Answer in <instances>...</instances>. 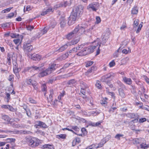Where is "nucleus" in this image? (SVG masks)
Segmentation results:
<instances>
[{"label": "nucleus", "instance_id": "nucleus-1", "mask_svg": "<svg viewBox=\"0 0 149 149\" xmlns=\"http://www.w3.org/2000/svg\"><path fill=\"white\" fill-rule=\"evenodd\" d=\"M24 141L32 147L37 146L39 144L37 143V139L35 138L30 136H26L24 139Z\"/></svg>", "mask_w": 149, "mask_h": 149}, {"label": "nucleus", "instance_id": "nucleus-2", "mask_svg": "<svg viewBox=\"0 0 149 149\" xmlns=\"http://www.w3.org/2000/svg\"><path fill=\"white\" fill-rule=\"evenodd\" d=\"M93 52V48L92 46H89L84 47L79 52L77 55L80 56H85Z\"/></svg>", "mask_w": 149, "mask_h": 149}, {"label": "nucleus", "instance_id": "nucleus-3", "mask_svg": "<svg viewBox=\"0 0 149 149\" xmlns=\"http://www.w3.org/2000/svg\"><path fill=\"white\" fill-rule=\"evenodd\" d=\"M77 17V16L76 13L72 12L68 18V24L69 25H71L74 24Z\"/></svg>", "mask_w": 149, "mask_h": 149}, {"label": "nucleus", "instance_id": "nucleus-4", "mask_svg": "<svg viewBox=\"0 0 149 149\" xmlns=\"http://www.w3.org/2000/svg\"><path fill=\"white\" fill-rule=\"evenodd\" d=\"M80 32V29H79L78 26L72 31L68 33L66 37V38L68 40L71 39L72 38L75 36L78 31Z\"/></svg>", "mask_w": 149, "mask_h": 149}, {"label": "nucleus", "instance_id": "nucleus-5", "mask_svg": "<svg viewBox=\"0 0 149 149\" xmlns=\"http://www.w3.org/2000/svg\"><path fill=\"white\" fill-rule=\"evenodd\" d=\"M99 6V4L97 2L89 4L87 7L88 9H91L93 11H96Z\"/></svg>", "mask_w": 149, "mask_h": 149}, {"label": "nucleus", "instance_id": "nucleus-6", "mask_svg": "<svg viewBox=\"0 0 149 149\" xmlns=\"http://www.w3.org/2000/svg\"><path fill=\"white\" fill-rule=\"evenodd\" d=\"M84 6L82 5H79L76 7L75 10H74L72 12L76 13L77 16L80 15L83 12Z\"/></svg>", "mask_w": 149, "mask_h": 149}, {"label": "nucleus", "instance_id": "nucleus-7", "mask_svg": "<svg viewBox=\"0 0 149 149\" xmlns=\"http://www.w3.org/2000/svg\"><path fill=\"white\" fill-rule=\"evenodd\" d=\"M115 74L113 73H110L102 77L101 80L102 81H106L109 79H112L114 77Z\"/></svg>", "mask_w": 149, "mask_h": 149}, {"label": "nucleus", "instance_id": "nucleus-8", "mask_svg": "<svg viewBox=\"0 0 149 149\" xmlns=\"http://www.w3.org/2000/svg\"><path fill=\"white\" fill-rule=\"evenodd\" d=\"M27 84L29 85L31 84L33 87L34 89L37 90H38V87L37 86V84L35 81L30 79H27L26 81Z\"/></svg>", "mask_w": 149, "mask_h": 149}, {"label": "nucleus", "instance_id": "nucleus-9", "mask_svg": "<svg viewBox=\"0 0 149 149\" xmlns=\"http://www.w3.org/2000/svg\"><path fill=\"white\" fill-rule=\"evenodd\" d=\"M110 34V32L109 31H107L103 33L102 35V40L104 42L103 44H104L105 43L106 41L109 38Z\"/></svg>", "mask_w": 149, "mask_h": 149}, {"label": "nucleus", "instance_id": "nucleus-10", "mask_svg": "<svg viewBox=\"0 0 149 149\" xmlns=\"http://www.w3.org/2000/svg\"><path fill=\"white\" fill-rule=\"evenodd\" d=\"M2 108L8 109L12 112H15L16 110L12 106L9 105H3L1 106Z\"/></svg>", "mask_w": 149, "mask_h": 149}, {"label": "nucleus", "instance_id": "nucleus-11", "mask_svg": "<svg viewBox=\"0 0 149 149\" xmlns=\"http://www.w3.org/2000/svg\"><path fill=\"white\" fill-rule=\"evenodd\" d=\"M18 37L16 39H14L13 41L16 45L21 43L23 39V36L21 35H18Z\"/></svg>", "mask_w": 149, "mask_h": 149}, {"label": "nucleus", "instance_id": "nucleus-12", "mask_svg": "<svg viewBox=\"0 0 149 149\" xmlns=\"http://www.w3.org/2000/svg\"><path fill=\"white\" fill-rule=\"evenodd\" d=\"M78 28H79V29H80V31L81 33H82V32H84L85 34H87V33L88 32H90L93 29V28H90L87 30H85L84 28L82 27L81 26H79L78 25Z\"/></svg>", "mask_w": 149, "mask_h": 149}, {"label": "nucleus", "instance_id": "nucleus-13", "mask_svg": "<svg viewBox=\"0 0 149 149\" xmlns=\"http://www.w3.org/2000/svg\"><path fill=\"white\" fill-rule=\"evenodd\" d=\"M123 81L125 84L129 85H130L132 84V81L130 78H127L125 76L122 77Z\"/></svg>", "mask_w": 149, "mask_h": 149}, {"label": "nucleus", "instance_id": "nucleus-14", "mask_svg": "<svg viewBox=\"0 0 149 149\" xmlns=\"http://www.w3.org/2000/svg\"><path fill=\"white\" fill-rule=\"evenodd\" d=\"M42 58L41 56L38 54H34L31 55V59L33 60L39 61Z\"/></svg>", "mask_w": 149, "mask_h": 149}, {"label": "nucleus", "instance_id": "nucleus-15", "mask_svg": "<svg viewBox=\"0 0 149 149\" xmlns=\"http://www.w3.org/2000/svg\"><path fill=\"white\" fill-rule=\"evenodd\" d=\"M36 125L39 126L43 128H47L48 126L44 122L40 121H38L36 122Z\"/></svg>", "mask_w": 149, "mask_h": 149}, {"label": "nucleus", "instance_id": "nucleus-16", "mask_svg": "<svg viewBox=\"0 0 149 149\" xmlns=\"http://www.w3.org/2000/svg\"><path fill=\"white\" fill-rule=\"evenodd\" d=\"M69 56L68 53H66L60 56L57 59V60L59 61H61L65 59Z\"/></svg>", "mask_w": 149, "mask_h": 149}, {"label": "nucleus", "instance_id": "nucleus-17", "mask_svg": "<svg viewBox=\"0 0 149 149\" xmlns=\"http://www.w3.org/2000/svg\"><path fill=\"white\" fill-rule=\"evenodd\" d=\"M31 70L30 72H33L35 71L36 72L40 71V68H41V66H37L33 65L30 67Z\"/></svg>", "mask_w": 149, "mask_h": 149}, {"label": "nucleus", "instance_id": "nucleus-18", "mask_svg": "<svg viewBox=\"0 0 149 149\" xmlns=\"http://www.w3.org/2000/svg\"><path fill=\"white\" fill-rule=\"evenodd\" d=\"M13 72L15 74L17 79H19L20 78V75L19 74V72L20 71V69L18 67L13 68Z\"/></svg>", "mask_w": 149, "mask_h": 149}, {"label": "nucleus", "instance_id": "nucleus-19", "mask_svg": "<svg viewBox=\"0 0 149 149\" xmlns=\"http://www.w3.org/2000/svg\"><path fill=\"white\" fill-rule=\"evenodd\" d=\"M24 48L25 51L26 52H30L33 49V47L32 46L28 45L26 44L24 45Z\"/></svg>", "mask_w": 149, "mask_h": 149}, {"label": "nucleus", "instance_id": "nucleus-20", "mask_svg": "<svg viewBox=\"0 0 149 149\" xmlns=\"http://www.w3.org/2000/svg\"><path fill=\"white\" fill-rule=\"evenodd\" d=\"M56 65L55 64H53L50 65L48 68L47 69V71H48V73H51L56 69Z\"/></svg>", "mask_w": 149, "mask_h": 149}, {"label": "nucleus", "instance_id": "nucleus-21", "mask_svg": "<svg viewBox=\"0 0 149 149\" xmlns=\"http://www.w3.org/2000/svg\"><path fill=\"white\" fill-rule=\"evenodd\" d=\"M79 38L73 39L72 41L67 43V45H68L69 46L74 45L77 44L79 41Z\"/></svg>", "mask_w": 149, "mask_h": 149}, {"label": "nucleus", "instance_id": "nucleus-22", "mask_svg": "<svg viewBox=\"0 0 149 149\" xmlns=\"http://www.w3.org/2000/svg\"><path fill=\"white\" fill-rule=\"evenodd\" d=\"M96 68L94 66H92L85 72V75L88 76L90 73L94 72L96 70Z\"/></svg>", "mask_w": 149, "mask_h": 149}, {"label": "nucleus", "instance_id": "nucleus-23", "mask_svg": "<svg viewBox=\"0 0 149 149\" xmlns=\"http://www.w3.org/2000/svg\"><path fill=\"white\" fill-rule=\"evenodd\" d=\"M53 9L51 7H50L46 10H44L41 13V15H45L51 12H53Z\"/></svg>", "mask_w": 149, "mask_h": 149}, {"label": "nucleus", "instance_id": "nucleus-24", "mask_svg": "<svg viewBox=\"0 0 149 149\" xmlns=\"http://www.w3.org/2000/svg\"><path fill=\"white\" fill-rule=\"evenodd\" d=\"M124 88H120L118 89L119 95L122 98H125V94L124 91Z\"/></svg>", "mask_w": 149, "mask_h": 149}, {"label": "nucleus", "instance_id": "nucleus-25", "mask_svg": "<svg viewBox=\"0 0 149 149\" xmlns=\"http://www.w3.org/2000/svg\"><path fill=\"white\" fill-rule=\"evenodd\" d=\"M68 46H69L67 45V43L58 49H57L56 50V51H59V52H62L65 50L67 48Z\"/></svg>", "mask_w": 149, "mask_h": 149}, {"label": "nucleus", "instance_id": "nucleus-26", "mask_svg": "<svg viewBox=\"0 0 149 149\" xmlns=\"http://www.w3.org/2000/svg\"><path fill=\"white\" fill-rule=\"evenodd\" d=\"M142 141H145V140L143 138H139L135 139L134 140V143L136 144L142 143Z\"/></svg>", "mask_w": 149, "mask_h": 149}, {"label": "nucleus", "instance_id": "nucleus-27", "mask_svg": "<svg viewBox=\"0 0 149 149\" xmlns=\"http://www.w3.org/2000/svg\"><path fill=\"white\" fill-rule=\"evenodd\" d=\"M126 116L129 118H135L137 117V115L134 113H128L127 114Z\"/></svg>", "mask_w": 149, "mask_h": 149}, {"label": "nucleus", "instance_id": "nucleus-28", "mask_svg": "<svg viewBox=\"0 0 149 149\" xmlns=\"http://www.w3.org/2000/svg\"><path fill=\"white\" fill-rule=\"evenodd\" d=\"M49 74H50V73H48V71H47L46 69V70L41 72L39 74V76L40 77H42Z\"/></svg>", "mask_w": 149, "mask_h": 149}, {"label": "nucleus", "instance_id": "nucleus-29", "mask_svg": "<svg viewBox=\"0 0 149 149\" xmlns=\"http://www.w3.org/2000/svg\"><path fill=\"white\" fill-rule=\"evenodd\" d=\"M142 143L140 144L141 148H143L144 149H146L149 147V145L146 144V141H142Z\"/></svg>", "mask_w": 149, "mask_h": 149}, {"label": "nucleus", "instance_id": "nucleus-30", "mask_svg": "<svg viewBox=\"0 0 149 149\" xmlns=\"http://www.w3.org/2000/svg\"><path fill=\"white\" fill-rule=\"evenodd\" d=\"M12 126L14 127L17 128H23L24 127V126L22 125H20V124H15V123H13L11 124Z\"/></svg>", "mask_w": 149, "mask_h": 149}, {"label": "nucleus", "instance_id": "nucleus-31", "mask_svg": "<svg viewBox=\"0 0 149 149\" xmlns=\"http://www.w3.org/2000/svg\"><path fill=\"white\" fill-rule=\"evenodd\" d=\"M43 148H48L49 149H54V147L53 145L49 144H45L42 146Z\"/></svg>", "mask_w": 149, "mask_h": 149}, {"label": "nucleus", "instance_id": "nucleus-32", "mask_svg": "<svg viewBox=\"0 0 149 149\" xmlns=\"http://www.w3.org/2000/svg\"><path fill=\"white\" fill-rule=\"evenodd\" d=\"M138 12V8L137 7H135L132 9L131 11V13L132 14H136Z\"/></svg>", "mask_w": 149, "mask_h": 149}, {"label": "nucleus", "instance_id": "nucleus-33", "mask_svg": "<svg viewBox=\"0 0 149 149\" xmlns=\"http://www.w3.org/2000/svg\"><path fill=\"white\" fill-rule=\"evenodd\" d=\"M71 3L72 2H70V3H68V2L67 1H66L61 3V4L62 7H65L67 6H70Z\"/></svg>", "mask_w": 149, "mask_h": 149}, {"label": "nucleus", "instance_id": "nucleus-34", "mask_svg": "<svg viewBox=\"0 0 149 149\" xmlns=\"http://www.w3.org/2000/svg\"><path fill=\"white\" fill-rule=\"evenodd\" d=\"M139 21L138 19H136L134 20L133 24L134 29H135L137 27L139 24Z\"/></svg>", "mask_w": 149, "mask_h": 149}, {"label": "nucleus", "instance_id": "nucleus-35", "mask_svg": "<svg viewBox=\"0 0 149 149\" xmlns=\"http://www.w3.org/2000/svg\"><path fill=\"white\" fill-rule=\"evenodd\" d=\"M76 83V81L74 79H72L69 81L68 82V84L70 85H74Z\"/></svg>", "mask_w": 149, "mask_h": 149}, {"label": "nucleus", "instance_id": "nucleus-36", "mask_svg": "<svg viewBox=\"0 0 149 149\" xmlns=\"http://www.w3.org/2000/svg\"><path fill=\"white\" fill-rule=\"evenodd\" d=\"M89 113L90 115H92L93 116H96L99 114V112L97 111V110H96L95 111H91Z\"/></svg>", "mask_w": 149, "mask_h": 149}, {"label": "nucleus", "instance_id": "nucleus-37", "mask_svg": "<svg viewBox=\"0 0 149 149\" xmlns=\"http://www.w3.org/2000/svg\"><path fill=\"white\" fill-rule=\"evenodd\" d=\"M49 29V28L48 26H47L45 27L43 29L41 30L40 31L43 35L46 33L47 32Z\"/></svg>", "mask_w": 149, "mask_h": 149}, {"label": "nucleus", "instance_id": "nucleus-38", "mask_svg": "<svg viewBox=\"0 0 149 149\" xmlns=\"http://www.w3.org/2000/svg\"><path fill=\"white\" fill-rule=\"evenodd\" d=\"M60 26L62 28H63L65 25V22L64 19H60Z\"/></svg>", "mask_w": 149, "mask_h": 149}, {"label": "nucleus", "instance_id": "nucleus-39", "mask_svg": "<svg viewBox=\"0 0 149 149\" xmlns=\"http://www.w3.org/2000/svg\"><path fill=\"white\" fill-rule=\"evenodd\" d=\"M56 137L58 139L61 138L62 139H65L66 137V135L65 134H61L56 135Z\"/></svg>", "mask_w": 149, "mask_h": 149}, {"label": "nucleus", "instance_id": "nucleus-40", "mask_svg": "<svg viewBox=\"0 0 149 149\" xmlns=\"http://www.w3.org/2000/svg\"><path fill=\"white\" fill-rule=\"evenodd\" d=\"M81 88H88V86L86 83L82 82L81 83Z\"/></svg>", "mask_w": 149, "mask_h": 149}, {"label": "nucleus", "instance_id": "nucleus-41", "mask_svg": "<svg viewBox=\"0 0 149 149\" xmlns=\"http://www.w3.org/2000/svg\"><path fill=\"white\" fill-rule=\"evenodd\" d=\"M103 82H105L107 85H108L110 88H112L113 87V84L111 83L110 81L106 80V81H102Z\"/></svg>", "mask_w": 149, "mask_h": 149}, {"label": "nucleus", "instance_id": "nucleus-42", "mask_svg": "<svg viewBox=\"0 0 149 149\" xmlns=\"http://www.w3.org/2000/svg\"><path fill=\"white\" fill-rule=\"evenodd\" d=\"M9 132L15 134H21V130H15L14 131H9Z\"/></svg>", "mask_w": 149, "mask_h": 149}, {"label": "nucleus", "instance_id": "nucleus-43", "mask_svg": "<svg viewBox=\"0 0 149 149\" xmlns=\"http://www.w3.org/2000/svg\"><path fill=\"white\" fill-rule=\"evenodd\" d=\"M117 83L121 87V88H125V86L120 81H117Z\"/></svg>", "mask_w": 149, "mask_h": 149}, {"label": "nucleus", "instance_id": "nucleus-44", "mask_svg": "<svg viewBox=\"0 0 149 149\" xmlns=\"http://www.w3.org/2000/svg\"><path fill=\"white\" fill-rule=\"evenodd\" d=\"M95 86L98 89H101L102 88V86H101L100 82L99 81H97Z\"/></svg>", "mask_w": 149, "mask_h": 149}, {"label": "nucleus", "instance_id": "nucleus-45", "mask_svg": "<svg viewBox=\"0 0 149 149\" xmlns=\"http://www.w3.org/2000/svg\"><path fill=\"white\" fill-rule=\"evenodd\" d=\"M35 132L38 134H40L42 135H45V132H44L38 129Z\"/></svg>", "mask_w": 149, "mask_h": 149}, {"label": "nucleus", "instance_id": "nucleus-46", "mask_svg": "<svg viewBox=\"0 0 149 149\" xmlns=\"http://www.w3.org/2000/svg\"><path fill=\"white\" fill-rule=\"evenodd\" d=\"M6 140L7 141V142H10V144L12 145V142H14L15 141V139L8 138Z\"/></svg>", "mask_w": 149, "mask_h": 149}, {"label": "nucleus", "instance_id": "nucleus-47", "mask_svg": "<svg viewBox=\"0 0 149 149\" xmlns=\"http://www.w3.org/2000/svg\"><path fill=\"white\" fill-rule=\"evenodd\" d=\"M110 138V137L109 136H107L106 137H105L103 138V139L102 140V142H103L105 144L107 141L109 140Z\"/></svg>", "mask_w": 149, "mask_h": 149}, {"label": "nucleus", "instance_id": "nucleus-48", "mask_svg": "<svg viewBox=\"0 0 149 149\" xmlns=\"http://www.w3.org/2000/svg\"><path fill=\"white\" fill-rule=\"evenodd\" d=\"M2 119L5 121H8L9 120V117L6 115L3 116L2 117Z\"/></svg>", "mask_w": 149, "mask_h": 149}, {"label": "nucleus", "instance_id": "nucleus-49", "mask_svg": "<svg viewBox=\"0 0 149 149\" xmlns=\"http://www.w3.org/2000/svg\"><path fill=\"white\" fill-rule=\"evenodd\" d=\"M131 52V50L130 49H128V50H127V49H123L122 51V52L123 54H126L128 53H129Z\"/></svg>", "mask_w": 149, "mask_h": 149}, {"label": "nucleus", "instance_id": "nucleus-50", "mask_svg": "<svg viewBox=\"0 0 149 149\" xmlns=\"http://www.w3.org/2000/svg\"><path fill=\"white\" fill-rule=\"evenodd\" d=\"M93 63V62L92 61H88L86 63V67H88L91 65Z\"/></svg>", "mask_w": 149, "mask_h": 149}, {"label": "nucleus", "instance_id": "nucleus-51", "mask_svg": "<svg viewBox=\"0 0 149 149\" xmlns=\"http://www.w3.org/2000/svg\"><path fill=\"white\" fill-rule=\"evenodd\" d=\"M70 128H71V129L74 130L75 131H78L79 130V128L76 126H70L69 127Z\"/></svg>", "mask_w": 149, "mask_h": 149}, {"label": "nucleus", "instance_id": "nucleus-52", "mask_svg": "<svg viewBox=\"0 0 149 149\" xmlns=\"http://www.w3.org/2000/svg\"><path fill=\"white\" fill-rule=\"evenodd\" d=\"M21 134H31L32 133V132L29 131H26L25 130H21Z\"/></svg>", "mask_w": 149, "mask_h": 149}, {"label": "nucleus", "instance_id": "nucleus-53", "mask_svg": "<svg viewBox=\"0 0 149 149\" xmlns=\"http://www.w3.org/2000/svg\"><path fill=\"white\" fill-rule=\"evenodd\" d=\"M146 118H142L139 119L138 122L139 123H141L146 121Z\"/></svg>", "mask_w": 149, "mask_h": 149}, {"label": "nucleus", "instance_id": "nucleus-54", "mask_svg": "<svg viewBox=\"0 0 149 149\" xmlns=\"http://www.w3.org/2000/svg\"><path fill=\"white\" fill-rule=\"evenodd\" d=\"M18 34H16V33H11L10 34V36L12 38H17L18 37Z\"/></svg>", "mask_w": 149, "mask_h": 149}, {"label": "nucleus", "instance_id": "nucleus-55", "mask_svg": "<svg viewBox=\"0 0 149 149\" xmlns=\"http://www.w3.org/2000/svg\"><path fill=\"white\" fill-rule=\"evenodd\" d=\"M42 90V91L45 92L47 90V86L45 84H43L41 86Z\"/></svg>", "mask_w": 149, "mask_h": 149}, {"label": "nucleus", "instance_id": "nucleus-56", "mask_svg": "<svg viewBox=\"0 0 149 149\" xmlns=\"http://www.w3.org/2000/svg\"><path fill=\"white\" fill-rule=\"evenodd\" d=\"M10 55L9 54H8L7 55V63H8V65H10L11 63V60L10 58Z\"/></svg>", "mask_w": 149, "mask_h": 149}, {"label": "nucleus", "instance_id": "nucleus-57", "mask_svg": "<svg viewBox=\"0 0 149 149\" xmlns=\"http://www.w3.org/2000/svg\"><path fill=\"white\" fill-rule=\"evenodd\" d=\"M123 136V135L122 134H116L115 137V138L117 139L118 140L120 139V137Z\"/></svg>", "mask_w": 149, "mask_h": 149}, {"label": "nucleus", "instance_id": "nucleus-58", "mask_svg": "<svg viewBox=\"0 0 149 149\" xmlns=\"http://www.w3.org/2000/svg\"><path fill=\"white\" fill-rule=\"evenodd\" d=\"M12 8H13V7L11 8H8L5 10H3L2 12L3 13H6L10 11L11 9Z\"/></svg>", "mask_w": 149, "mask_h": 149}, {"label": "nucleus", "instance_id": "nucleus-59", "mask_svg": "<svg viewBox=\"0 0 149 149\" xmlns=\"http://www.w3.org/2000/svg\"><path fill=\"white\" fill-rule=\"evenodd\" d=\"M102 121H99L97 122L96 123H93L92 125L94 126H99L100 125L101 123H102Z\"/></svg>", "mask_w": 149, "mask_h": 149}, {"label": "nucleus", "instance_id": "nucleus-60", "mask_svg": "<svg viewBox=\"0 0 149 149\" xmlns=\"http://www.w3.org/2000/svg\"><path fill=\"white\" fill-rule=\"evenodd\" d=\"M43 34L41 33V32L40 31V32L37 33L36 35V38H39L40 37H41L42 35Z\"/></svg>", "mask_w": 149, "mask_h": 149}, {"label": "nucleus", "instance_id": "nucleus-61", "mask_svg": "<svg viewBox=\"0 0 149 149\" xmlns=\"http://www.w3.org/2000/svg\"><path fill=\"white\" fill-rule=\"evenodd\" d=\"M31 70V67H28L26 68H25L24 70L22 71V73H25L29 71V70Z\"/></svg>", "mask_w": 149, "mask_h": 149}, {"label": "nucleus", "instance_id": "nucleus-62", "mask_svg": "<svg viewBox=\"0 0 149 149\" xmlns=\"http://www.w3.org/2000/svg\"><path fill=\"white\" fill-rule=\"evenodd\" d=\"M143 78L145 81L149 84V79L145 75H144L143 77Z\"/></svg>", "mask_w": 149, "mask_h": 149}, {"label": "nucleus", "instance_id": "nucleus-63", "mask_svg": "<svg viewBox=\"0 0 149 149\" xmlns=\"http://www.w3.org/2000/svg\"><path fill=\"white\" fill-rule=\"evenodd\" d=\"M56 24L55 23L53 22L52 23L48 26L49 29L50 28H53L56 25Z\"/></svg>", "mask_w": 149, "mask_h": 149}, {"label": "nucleus", "instance_id": "nucleus-64", "mask_svg": "<svg viewBox=\"0 0 149 149\" xmlns=\"http://www.w3.org/2000/svg\"><path fill=\"white\" fill-rule=\"evenodd\" d=\"M29 102L31 103L36 104V102L31 98H29Z\"/></svg>", "mask_w": 149, "mask_h": 149}]
</instances>
